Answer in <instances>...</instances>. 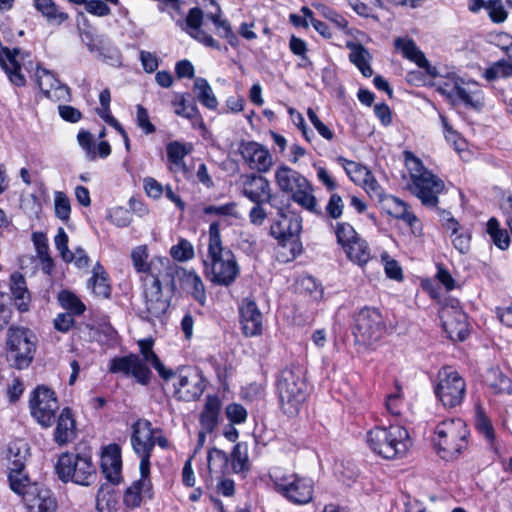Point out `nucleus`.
Returning a JSON list of instances; mask_svg holds the SVG:
<instances>
[{
    "instance_id": "obj_1",
    "label": "nucleus",
    "mask_w": 512,
    "mask_h": 512,
    "mask_svg": "<svg viewBox=\"0 0 512 512\" xmlns=\"http://www.w3.org/2000/svg\"><path fill=\"white\" fill-rule=\"evenodd\" d=\"M8 481L10 489L21 497L26 512H56L57 500L50 489L32 482L25 469L26 454L9 449Z\"/></svg>"
},
{
    "instance_id": "obj_2",
    "label": "nucleus",
    "mask_w": 512,
    "mask_h": 512,
    "mask_svg": "<svg viewBox=\"0 0 512 512\" xmlns=\"http://www.w3.org/2000/svg\"><path fill=\"white\" fill-rule=\"evenodd\" d=\"M206 259L203 260L204 274L212 284L231 286L240 275V266L233 251L223 246L220 224L214 221L209 226Z\"/></svg>"
},
{
    "instance_id": "obj_3",
    "label": "nucleus",
    "mask_w": 512,
    "mask_h": 512,
    "mask_svg": "<svg viewBox=\"0 0 512 512\" xmlns=\"http://www.w3.org/2000/svg\"><path fill=\"white\" fill-rule=\"evenodd\" d=\"M304 373L299 366L282 369L276 379L280 409L289 417L299 414L308 395Z\"/></svg>"
},
{
    "instance_id": "obj_4",
    "label": "nucleus",
    "mask_w": 512,
    "mask_h": 512,
    "mask_svg": "<svg viewBox=\"0 0 512 512\" xmlns=\"http://www.w3.org/2000/svg\"><path fill=\"white\" fill-rule=\"evenodd\" d=\"M404 158L410 175V183L408 185L410 192L420 199L424 206L436 207L438 195L445 188L444 182L426 169L422 161L412 152L405 151Z\"/></svg>"
},
{
    "instance_id": "obj_5",
    "label": "nucleus",
    "mask_w": 512,
    "mask_h": 512,
    "mask_svg": "<svg viewBox=\"0 0 512 512\" xmlns=\"http://www.w3.org/2000/svg\"><path fill=\"white\" fill-rule=\"evenodd\" d=\"M275 182L279 190L289 195L293 202L311 213L322 215L312 184L300 172L280 165L275 170Z\"/></svg>"
},
{
    "instance_id": "obj_6",
    "label": "nucleus",
    "mask_w": 512,
    "mask_h": 512,
    "mask_svg": "<svg viewBox=\"0 0 512 512\" xmlns=\"http://www.w3.org/2000/svg\"><path fill=\"white\" fill-rule=\"evenodd\" d=\"M366 442L373 453L389 460L404 456L411 446L408 431L399 425L376 426L370 429Z\"/></svg>"
},
{
    "instance_id": "obj_7",
    "label": "nucleus",
    "mask_w": 512,
    "mask_h": 512,
    "mask_svg": "<svg viewBox=\"0 0 512 512\" xmlns=\"http://www.w3.org/2000/svg\"><path fill=\"white\" fill-rule=\"evenodd\" d=\"M469 431L459 418L440 422L434 432L433 443L445 460L457 458L468 446Z\"/></svg>"
},
{
    "instance_id": "obj_8",
    "label": "nucleus",
    "mask_w": 512,
    "mask_h": 512,
    "mask_svg": "<svg viewBox=\"0 0 512 512\" xmlns=\"http://www.w3.org/2000/svg\"><path fill=\"white\" fill-rule=\"evenodd\" d=\"M6 358L10 366L18 370L27 368L34 358L36 337L23 327H11L7 337Z\"/></svg>"
},
{
    "instance_id": "obj_9",
    "label": "nucleus",
    "mask_w": 512,
    "mask_h": 512,
    "mask_svg": "<svg viewBox=\"0 0 512 512\" xmlns=\"http://www.w3.org/2000/svg\"><path fill=\"white\" fill-rule=\"evenodd\" d=\"M275 490L296 505H305L312 501L314 482L311 478L297 473H278L271 475Z\"/></svg>"
},
{
    "instance_id": "obj_10",
    "label": "nucleus",
    "mask_w": 512,
    "mask_h": 512,
    "mask_svg": "<svg viewBox=\"0 0 512 512\" xmlns=\"http://www.w3.org/2000/svg\"><path fill=\"white\" fill-rule=\"evenodd\" d=\"M55 470L63 482L72 481L82 486L91 485L96 478V469L91 458L74 453L61 454Z\"/></svg>"
},
{
    "instance_id": "obj_11",
    "label": "nucleus",
    "mask_w": 512,
    "mask_h": 512,
    "mask_svg": "<svg viewBox=\"0 0 512 512\" xmlns=\"http://www.w3.org/2000/svg\"><path fill=\"white\" fill-rule=\"evenodd\" d=\"M167 276H142L144 288V299L146 312L151 318H159L169 308L168 299L163 297L162 286L168 288L171 292L176 290V283L172 280L171 274L167 271Z\"/></svg>"
},
{
    "instance_id": "obj_12",
    "label": "nucleus",
    "mask_w": 512,
    "mask_h": 512,
    "mask_svg": "<svg viewBox=\"0 0 512 512\" xmlns=\"http://www.w3.org/2000/svg\"><path fill=\"white\" fill-rule=\"evenodd\" d=\"M386 325L383 316L375 308L365 307L354 317L353 335L355 341L364 346H371L384 335Z\"/></svg>"
},
{
    "instance_id": "obj_13",
    "label": "nucleus",
    "mask_w": 512,
    "mask_h": 512,
    "mask_svg": "<svg viewBox=\"0 0 512 512\" xmlns=\"http://www.w3.org/2000/svg\"><path fill=\"white\" fill-rule=\"evenodd\" d=\"M434 392L445 407L453 408L464 400L466 383L458 371L446 366L437 373Z\"/></svg>"
},
{
    "instance_id": "obj_14",
    "label": "nucleus",
    "mask_w": 512,
    "mask_h": 512,
    "mask_svg": "<svg viewBox=\"0 0 512 512\" xmlns=\"http://www.w3.org/2000/svg\"><path fill=\"white\" fill-rule=\"evenodd\" d=\"M131 445L134 452L140 457V475H150V458L155 447L152 423L147 419H138L131 427Z\"/></svg>"
},
{
    "instance_id": "obj_15",
    "label": "nucleus",
    "mask_w": 512,
    "mask_h": 512,
    "mask_svg": "<svg viewBox=\"0 0 512 512\" xmlns=\"http://www.w3.org/2000/svg\"><path fill=\"white\" fill-rule=\"evenodd\" d=\"M29 408L33 418L43 427H50L59 404L55 393L46 386H37L30 395Z\"/></svg>"
},
{
    "instance_id": "obj_16",
    "label": "nucleus",
    "mask_w": 512,
    "mask_h": 512,
    "mask_svg": "<svg viewBox=\"0 0 512 512\" xmlns=\"http://www.w3.org/2000/svg\"><path fill=\"white\" fill-rule=\"evenodd\" d=\"M439 317L442 321V327L447 337L452 341H464L469 335V324L467 315L459 306V302L452 301L451 304H445Z\"/></svg>"
},
{
    "instance_id": "obj_17",
    "label": "nucleus",
    "mask_w": 512,
    "mask_h": 512,
    "mask_svg": "<svg viewBox=\"0 0 512 512\" xmlns=\"http://www.w3.org/2000/svg\"><path fill=\"white\" fill-rule=\"evenodd\" d=\"M149 252L147 245H139L131 251V260L134 269L143 274L142 276L168 275L172 262L167 257H153L148 261Z\"/></svg>"
},
{
    "instance_id": "obj_18",
    "label": "nucleus",
    "mask_w": 512,
    "mask_h": 512,
    "mask_svg": "<svg viewBox=\"0 0 512 512\" xmlns=\"http://www.w3.org/2000/svg\"><path fill=\"white\" fill-rule=\"evenodd\" d=\"M168 272L171 274V278L174 282L176 278L181 282L183 288L198 304L201 306L206 305L207 295L205 285L202 278L195 270H187L172 263Z\"/></svg>"
},
{
    "instance_id": "obj_19",
    "label": "nucleus",
    "mask_w": 512,
    "mask_h": 512,
    "mask_svg": "<svg viewBox=\"0 0 512 512\" xmlns=\"http://www.w3.org/2000/svg\"><path fill=\"white\" fill-rule=\"evenodd\" d=\"M205 381L202 375L195 369L182 368L179 381L175 385V396L183 401H193L203 394Z\"/></svg>"
},
{
    "instance_id": "obj_20",
    "label": "nucleus",
    "mask_w": 512,
    "mask_h": 512,
    "mask_svg": "<svg viewBox=\"0 0 512 512\" xmlns=\"http://www.w3.org/2000/svg\"><path fill=\"white\" fill-rule=\"evenodd\" d=\"M109 371L111 373H123L125 375H132L139 383L143 385L148 384L151 377L150 369L136 354L112 358L109 363Z\"/></svg>"
},
{
    "instance_id": "obj_21",
    "label": "nucleus",
    "mask_w": 512,
    "mask_h": 512,
    "mask_svg": "<svg viewBox=\"0 0 512 512\" xmlns=\"http://www.w3.org/2000/svg\"><path fill=\"white\" fill-rule=\"evenodd\" d=\"M239 152L249 167L258 172L269 171L273 164L270 152L257 142H242L239 146Z\"/></svg>"
},
{
    "instance_id": "obj_22",
    "label": "nucleus",
    "mask_w": 512,
    "mask_h": 512,
    "mask_svg": "<svg viewBox=\"0 0 512 512\" xmlns=\"http://www.w3.org/2000/svg\"><path fill=\"white\" fill-rule=\"evenodd\" d=\"M240 324L247 337L260 335L263 330V316L254 300L245 298L239 307Z\"/></svg>"
},
{
    "instance_id": "obj_23",
    "label": "nucleus",
    "mask_w": 512,
    "mask_h": 512,
    "mask_svg": "<svg viewBox=\"0 0 512 512\" xmlns=\"http://www.w3.org/2000/svg\"><path fill=\"white\" fill-rule=\"evenodd\" d=\"M243 194L255 204L269 203L272 199L270 182L261 175H246Z\"/></svg>"
},
{
    "instance_id": "obj_24",
    "label": "nucleus",
    "mask_w": 512,
    "mask_h": 512,
    "mask_svg": "<svg viewBox=\"0 0 512 512\" xmlns=\"http://www.w3.org/2000/svg\"><path fill=\"white\" fill-rule=\"evenodd\" d=\"M203 11L199 7H193L189 10L185 19L184 30L195 40L207 47L220 50V44L208 33L202 30Z\"/></svg>"
},
{
    "instance_id": "obj_25",
    "label": "nucleus",
    "mask_w": 512,
    "mask_h": 512,
    "mask_svg": "<svg viewBox=\"0 0 512 512\" xmlns=\"http://www.w3.org/2000/svg\"><path fill=\"white\" fill-rule=\"evenodd\" d=\"M394 46L397 50L401 51L403 57L415 62L418 67L424 69L429 76H437L438 73L436 67L429 63L424 53L417 47L414 40L398 37L394 41Z\"/></svg>"
},
{
    "instance_id": "obj_26",
    "label": "nucleus",
    "mask_w": 512,
    "mask_h": 512,
    "mask_svg": "<svg viewBox=\"0 0 512 512\" xmlns=\"http://www.w3.org/2000/svg\"><path fill=\"white\" fill-rule=\"evenodd\" d=\"M301 228V220L297 216L286 214L283 210H280L277 214V219L270 227V232L274 238L286 241L291 237L297 236Z\"/></svg>"
},
{
    "instance_id": "obj_27",
    "label": "nucleus",
    "mask_w": 512,
    "mask_h": 512,
    "mask_svg": "<svg viewBox=\"0 0 512 512\" xmlns=\"http://www.w3.org/2000/svg\"><path fill=\"white\" fill-rule=\"evenodd\" d=\"M101 467L109 481L116 483L122 467L121 449L117 444L106 446L101 455Z\"/></svg>"
},
{
    "instance_id": "obj_28",
    "label": "nucleus",
    "mask_w": 512,
    "mask_h": 512,
    "mask_svg": "<svg viewBox=\"0 0 512 512\" xmlns=\"http://www.w3.org/2000/svg\"><path fill=\"white\" fill-rule=\"evenodd\" d=\"M76 437V422L70 408H64L57 419L54 441L63 446Z\"/></svg>"
},
{
    "instance_id": "obj_29",
    "label": "nucleus",
    "mask_w": 512,
    "mask_h": 512,
    "mask_svg": "<svg viewBox=\"0 0 512 512\" xmlns=\"http://www.w3.org/2000/svg\"><path fill=\"white\" fill-rule=\"evenodd\" d=\"M380 203L388 215L404 221L411 227L418 220L416 215L410 210L409 206L395 196L386 195Z\"/></svg>"
},
{
    "instance_id": "obj_30",
    "label": "nucleus",
    "mask_w": 512,
    "mask_h": 512,
    "mask_svg": "<svg viewBox=\"0 0 512 512\" xmlns=\"http://www.w3.org/2000/svg\"><path fill=\"white\" fill-rule=\"evenodd\" d=\"M474 426L479 435L485 440L487 447L494 455H499V442L497 440L491 420L480 408H476Z\"/></svg>"
},
{
    "instance_id": "obj_31",
    "label": "nucleus",
    "mask_w": 512,
    "mask_h": 512,
    "mask_svg": "<svg viewBox=\"0 0 512 512\" xmlns=\"http://www.w3.org/2000/svg\"><path fill=\"white\" fill-rule=\"evenodd\" d=\"M154 340L152 338H145L138 341V346L143 360L151 364L158 372L159 376L164 380L171 379L175 373L171 369L165 368L158 356L153 351Z\"/></svg>"
},
{
    "instance_id": "obj_32",
    "label": "nucleus",
    "mask_w": 512,
    "mask_h": 512,
    "mask_svg": "<svg viewBox=\"0 0 512 512\" xmlns=\"http://www.w3.org/2000/svg\"><path fill=\"white\" fill-rule=\"evenodd\" d=\"M10 292L12 295L11 299H14L18 310L21 312L28 311L31 298L25 277L21 273L15 272L11 275Z\"/></svg>"
},
{
    "instance_id": "obj_33",
    "label": "nucleus",
    "mask_w": 512,
    "mask_h": 512,
    "mask_svg": "<svg viewBox=\"0 0 512 512\" xmlns=\"http://www.w3.org/2000/svg\"><path fill=\"white\" fill-rule=\"evenodd\" d=\"M193 151L192 143H183L172 141L166 146V153L171 166L169 169L173 172L186 170L185 157Z\"/></svg>"
},
{
    "instance_id": "obj_34",
    "label": "nucleus",
    "mask_w": 512,
    "mask_h": 512,
    "mask_svg": "<svg viewBox=\"0 0 512 512\" xmlns=\"http://www.w3.org/2000/svg\"><path fill=\"white\" fill-rule=\"evenodd\" d=\"M33 6L49 24L61 25L69 19L68 13L60 9L53 0H33Z\"/></svg>"
},
{
    "instance_id": "obj_35",
    "label": "nucleus",
    "mask_w": 512,
    "mask_h": 512,
    "mask_svg": "<svg viewBox=\"0 0 512 512\" xmlns=\"http://www.w3.org/2000/svg\"><path fill=\"white\" fill-rule=\"evenodd\" d=\"M151 490L152 484L149 475H141V478L126 490L124 501L127 506L137 507L141 504L144 496L151 497Z\"/></svg>"
},
{
    "instance_id": "obj_36",
    "label": "nucleus",
    "mask_w": 512,
    "mask_h": 512,
    "mask_svg": "<svg viewBox=\"0 0 512 512\" xmlns=\"http://www.w3.org/2000/svg\"><path fill=\"white\" fill-rule=\"evenodd\" d=\"M20 54L19 48L3 49V56L6 60V68H2L7 74L10 82L18 87H22L26 84L25 76L21 73V65L17 61V57Z\"/></svg>"
},
{
    "instance_id": "obj_37",
    "label": "nucleus",
    "mask_w": 512,
    "mask_h": 512,
    "mask_svg": "<svg viewBox=\"0 0 512 512\" xmlns=\"http://www.w3.org/2000/svg\"><path fill=\"white\" fill-rule=\"evenodd\" d=\"M221 403L215 396H208L204 409L200 415V424L202 429L211 433L218 425Z\"/></svg>"
},
{
    "instance_id": "obj_38",
    "label": "nucleus",
    "mask_w": 512,
    "mask_h": 512,
    "mask_svg": "<svg viewBox=\"0 0 512 512\" xmlns=\"http://www.w3.org/2000/svg\"><path fill=\"white\" fill-rule=\"evenodd\" d=\"M350 49L349 60L361 71L364 77H371L373 69L370 65L371 55L369 51L361 44L348 42Z\"/></svg>"
},
{
    "instance_id": "obj_39",
    "label": "nucleus",
    "mask_w": 512,
    "mask_h": 512,
    "mask_svg": "<svg viewBox=\"0 0 512 512\" xmlns=\"http://www.w3.org/2000/svg\"><path fill=\"white\" fill-rule=\"evenodd\" d=\"M174 112L178 116L189 119L193 125L199 124V127L205 128L203 119L194 101H187L185 95H178L172 102Z\"/></svg>"
},
{
    "instance_id": "obj_40",
    "label": "nucleus",
    "mask_w": 512,
    "mask_h": 512,
    "mask_svg": "<svg viewBox=\"0 0 512 512\" xmlns=\"http://www.w3.org/2000/svg\"><path fill=\"white\" fill-rule=\"evenodd\" d=\"M347 257L357 265L363 267L371 259V251L368 243L358 237L351 243L347 244L344 248Z\"/></svg>"
},
{
    "instance_id": "obj_41",
    "label": "nucleus",
    "mask_w": 512,
    "mask_h": 512,
    "mask_svg": "<svg viewBox=\"0 0 512 512\" xmlns=\"http://www.w3.org/2000/svg\"><path fill=\"white\" fill-rule=\"evenodd\" d=\"M484 382L495 394L510 393L512 389L511 380L496 367H492L486 371Z\"/></svg>"
},
{
    "instance_id": "obj_42",
    "label": "nucleus",
    "mask_w": 512,
    "mask_h": 512,
    "mask_svg": "<svg viewBox=\"0 0 512 512\" xmlns=\"http://www.w3.org/2000/svg\"><path fill=\"white\" fill-rule=\"evenodd\" d=\"M88 286L97 297H110L111 286L108 283L107 273L100 263L93 267L92 277L88 281Z\"/></svg>"
},
{
    "instance_id": "obj_43",
    "label": "nucleus",
    "mask_w": 512,
    "mask_h": 512,
    "mask_svg": "<svg viewBox=\"0 0 512 512\" xmlns=\"http://www.w3.org/2000/svg\"><path fill=\"white\" fill-rule=\"evenodd\" d=\"M486 233L489 235L492 243L500 250H507L510 246V235L508 231L501 227L497 218L492 217L486 224Z\"/></svg>"
},
{
    "instance_id": "obj_44",
    "label": "nucleus",
    "mask_w": 512,
    "mask_h": 512,
    "mask_svg": "<svg viewBox=\"0 0 512 512\" xmlns=\"http://www.w3.org/2000/svg\"><path fill=\"white\" fill-rule=\"evenodd\" d=\"M194 93L199 102L208 109L214 110L218 106V101L213 90L206 79L196 78L194 81Z\"/></svg>"
},
{
    "instance_id": "obj_45",
    "label": "nucleus",
    "mask_w": 512,
    "mask_h": 512,
    "mask_svg": "<svg viewBox=\"0 0 512 512\" xmlns=\"http://www.w3.org/2000/svg\"><path fill=\"white\" fill-rule=\"evenodd\" d=\"M32 239L37 255L41 261L43 271L50 274L53 269V259L49 254V246L46 236L41 232H35L32 235Z\"/></svg>"
},
{
    "instance_id": "obj_46",
    "label": "nucleus",
    "mask_w": 512,
    "mask_h": 512,
    "mask_svg": "<svg viewBox=\"0 0 512 512\" xmlns=\"http://www.w3.org/2000/svg\"><path fill=\"white\" fill-rule=\"evenodd\" d=\"M337 162L344 168L346 174L355 184L360 185L371 171L360 163L348 160L342 156L337 158Z\"/></svg>"
},
{
    "instance_id": "obj_47",
    "label": "nucleus",
    "mask_w": 512,
    "mask_h": 512,
    "mask_svg": "<svg viewBox=\"0 0 512 512\" xmlns=\"http://www.w3.org/2000/svg\"><path fill=\"white\" fill-rule=\"evenodd\" d=\"M58 301L63 309L73 315H82L86 310L85 304L79 297L68 290H62L58 293Z\"/></svg>"
},
{
    "instance_id": "obj_48",
    "label": "nucleus",
    "mask_w": 512,
    "mask_h": 512,
    "mask_svg": "<svg viewBox=\"0 0 512 512\" xmlns=\"http://www.w3.org/2000/svg\"><path fill=\"white\" fill-rule=\"evenodd\" d=\"M98 44L99 45L94 53H97L104 62L113 66L121 64L120 51L112 45L108 38L104 37Z\"/></svg>"
},
{
    "instance_id": "obj_49",
    "label": "nucleus",
    "mask_w": 512,
    "mask_h": 512,
    "mask_svg": "<svg viewBox=\"0 0 512 512\" xmlns=\"http://www.w3.org/2000/svg\"><path fill=\"white\" fill-rule=\"evenodd\" d=\"M232 469L235 473L247 471L249 469L247 445L237 443L231 453Z\"/></svg>"
},
{
    "instance_id": "obj_50",
    "label": "nucleus",
    "mask_w": 512,
    "mask_h": 512,
    "mask_svg": "<svg viewBox=\"0 0 512 512\" xmlns=\"http://www.w3.org/2000/svg\"><path fill=\"white\" fill-rule=\"evenodd\" d=\"M36 78L40 90L46 97L49 96L55 86L59 83V80L55 77L54 73L40 66H37Z\"/></svg>"
},
{
    "instance_id": "obj_51",
    "label": "nucleus",
    "mask_w": 512,
    "mask_h": 512,
    "mask_svg": "<svg viewBox=\"0 0 512 512\" xmlns=\"http://www.w3.org/2000/svg\"><path fill=\"white\" fill-rule=\"evenodd\" d=\"M512 75V64L508 61L501 59L493 63L484 72V78L487 81H494L500 77L507 78Z\"/></svg>"
},
{
    "instance_id": "obj_52",
    "label": "nucleus",
    "mask_w": 512,
    "mask_h": 512,
    "mask_svg": "<svg viewBox=\"0 0 512 512\" xmlns=\"http://www.w3.org/2000/svg\"><path fill=\"white\" fill-rule=\"evenodd\" d=\"M55 215L58 219L67 222L70 218V200L64 192L57 191L54 195Z\"/></svg>"
},
{
    "instance_id": "obj_53",
    "label": "nucleus",
    "mask_w": 512,
    "mask_h": 512,
    "mask_svg": "<svg viewBox=\"0 0 512 512\" xmlns=\"http://www.w3.org/2000/svg\"><path fill=\"white\" fill-rule=\"evenodd\" d=\"M170 254L177 261H187L194 257V248L188 240L181 239L171 247Z\"/></svg>"
},
{
    "instance_id": "obj_54",
    "label": "nucleus",
    "mask_w": 512,
    "mask_h": 512,
    "mask_svg": "<svg viewBox=\"0 0 512 512\" xmlns=\"http://www.w3.org/2000/svg\"><path fill=\"white\" fill-rule=\"evenodd\" d=\"M335 234L337 237L338 243L344 248L347 244L351 243L359 236L356 233L355 229L349 223H338L336 225Z\"/></svg>"
},
{
    "instance_id": "obj_55",
    "label": "nucleus",
    "mask_w": 512,
    "mask_h": 512,
    "mask_svg": "<svg viewBox=\"0 0 512 512\" xmlns=\"http://www.w3.org/2000/svg\"><path fill=\"white\" fill-rule=\"evenodd\" d=\"M80 147L85 151L88 160L93 161L97 158L96 147L93 135L85 130H81L77 135Z\"/></svg>"
},
{
    "instance_id": "obj_56",
    "label": "nucleus",
    "mask_w": 512,
    "mask_h": 512,
    "mask_svg": "<svg viewBox=\"0 0 512 512\" xmlns=\"http://www.w3.org/2000/svg\"><path fill=\"white\" fill-rule=\"evenodd\" d=\"M211 4L215 6V12H210L206 14V17L212 21L214 24L216 31L220 37H222L224 34H226V28L228 30H231V25L226 19H221V8L220 6L214 1L211 0Z\"/></svg>"
},
{
    "instance_id": "obj_57",
    "label": "nucleus",
    "mask_w": 512,
    "mask_h": 512,
    "mask_svg": "<svg viewBox=\"0 0 512 512\" xmlns=\"http://www.w3.org/2000/svg\"><path fill=\"white\" fill-rule=\"evenodd\" d=\"M227 419L233 424H242L247 419V410L238 403H230L225 408Z\"/></svg>"
},
{
    "instance_id": "obj_58",
    "label": "nucleus",
    "mask_w": 512,
    "mask_h": 512,
    "mask_svg": "<svg viewBox=\"0 0 512 512\" xmlns=\"http://www.w3.org/2000/svg\"><path fill=\"white\" fill-rule=\"evenodd\" d=\"M381 258L384 262L386 276L390 279L401 281L403 279V272L399 263L396 260L390 258L387 253H383Z\"/></svg>"
},
{
    "instance_id": "obj_59",
    "label": "nucleus",
    "mask_w": 512,
    "mask_h": 512,
    "mask_svg": "<svg viewBox=\"0 0 512 512\" xmlns=\"http://www.w3.org/2000/svg\"><path fill=\"white\" fill-rule=\"evenodd\" d=\"M489 17L495 23H502L507 18V12L500 0H489L485 5Z\"/></svg>"
},
{
    "instance_id": "obj_60",
    "label": "nucleus",
    "mask_w": 512,
    "mask_h": 512,
    "mask_svg": "<svg viewBox=\"0 0 512 512\" xmlns=\"http://www.w3.org/2000/svg\"><path fill=\"white\" fill-rule=\"evenodd\" d=\"M366 181H363L360 185L365 189L368 195L377 201H381L386 195L378 181L375 179L372 172L365 178Z\"/></svg>"
},
{
    "instance_id": "obj_61",
    "label": "nucleus",
    "mask_w": 512,
    "mask_h": 512,
    "mask_svg": "<svg viewBox=\"0 0 512 512\" xmlns=\"http://www.w3.org/2000/svg\"><path fill=\"white\" fill-rule=\"evenodd\" d=\"M11 297L6 293H0V330L9 324L12 317Z\"/></svg>"
},
{
    "instance_id": "obj_62",
    "label": "nucleus",
    "mask_w": 512,
    "mask_h": 512,
    "mask_svg": "<svg viewBox=\"0 0 512 512\" xmlns=\"http://www.w3.org/2000/svg\"><path fill=\"white\" fill-rule=\"evenodd\" d=\"M344 209V203L341 196L337 193H333L325 207L326 214L332 219H338L342 216Z\"/></svg>"
},
{
    "instance_id": "obj_63",
    "label": "nucleus",
    "mask_w": 512,
    "mask_h": 512,
    "mask_svg": "<svg viewBox=\"0 0 512 512\" xmlns=\"http://www.w3.org/2000/svg\"><path fill=\"white\" fill-rule=\"evenodd\" d=\"M450 95L456 96L467 106L478 108L481 106V102L479 99H475L473 95H471L464 87L459 85L457 82L453 86Z\"/></svg>"
},
{
    "instance_id": "obj_64",
    "label": "nucleus",
    "mask_w": 512,
    "mask_h": 512,
    "mask_svg": "<svg viewBox=\"0 0 512 512\" xmlns=\"http://www.w3.org/2000/svg\"><path fill=\"white\" fill-rule=\"evenodd\" d=\"M55 246L60 252L62 259L69 262L72 258V252L68 248V236L63 228L58 229V233L54 238Z\"/></svg>"
}]
</instances>
